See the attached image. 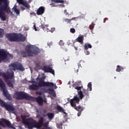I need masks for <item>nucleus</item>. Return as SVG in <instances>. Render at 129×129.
<instances>
[{
	"mask_svg": "<svg viewBox=\"0 0 129 129\" xmlns=\"http://www.w3.org/2000/svg\"><path fill=\"white\" fill-rule=\"evenodd\" d=\"M43 71L44 72H46L47 73H51L53 75H55V71L47 66H44L43 67Z\"/></svg>",
	"mask_w": 129,
	"mask_h": 129,
	"instance_id": "13",
	"label": "nucleus"
},
{
	"mask_svg": "<svg viewBox=\"0 0 129 129\" xmlns=\"http://www.w3.org/2000/svg\"><path fill=\"white\" fill-rule=\"evenodd\" d=\"M79 17H73L71 19L72 21H78Z\"/></svg>",
	"mask_w": 129,
	"mask_h": 129,
	"instance_id": "42",
	"label": "nucleus"
},
{
	"mask_svg": "<svg viewBox=\"0 0 129 129\" xmlns=\"http://www.w3.org/2000/svg\"><path fill=\"white\" fill-rule=\"evenodd\" d=\"M75 85H78V83H76L75 84H73V86H74V87H75V89H76L77 90H81V89H82V87L83 86H75Z\"/></svg>",
	"mask_w": 129,
	"mask_h": 129,
	"instance_id": "29",
	"label": "nucleus"
},
{
	"mask_svg": "<svg viewBox=\"0 0 129 129\" xmlns=\"http://www.w3.org/2000/svg\"><path fill=\"white\" fill-rule=\"evenodd\" d=\"M72 107H74L76 110H77V111H80V112H82L84 109V108H83V107H81L80 105L77 106L76 105H75V106H72Z\"/></svg>",
	"mask_w": 129,
	"mask_h": 129,
	"instance_id": "24",
	"label": "nucleus"
},
{
	"mask_svg": "<svg viewBox=\"0 0 129 129\" xmlns=\"http://www.w3.org/2000/svg\"><path fill=\"white\" fill-rule=\"evenodd\" d=\"M124 69V68H123V67L118 65L117 66L116 71L117 72H120V71H122Z\"/></svg>",
	"mask_w": 129,
	"mask_h": 129,
	"instance_id": "30",
	"label": "nucleus"
},
{
	"mask_svg": "<svg viewBox=\"0 0 129 129\" xmlns=\"http://www.w3.org/2000/svg\"><path fill=\"white\" fill-rule=\"evenodd\" d=\"M46 116L48 117L49 119H53L54 118V114L53 113L48 112L46 114Z\"/></svg>",
	"mask_w": 129,
	"mask_h": 129,
	"instance_id": "28",
	"label": "nucleus"
},
{
	"mask_svg": "<svg viewBox=\"0 0 129 129\" xmlns=\"http://www.w3.org/2000/svg\"><path fill=\"white\" fill-rule=\"evenodd\" d=\"M0 105L2 107H5L6 109L8 110V111H15V107L12 105L10 104H8L5 101H3L0 99Z\"/></svg>",
	"mask_w": 129,
	"mask_h": 129,
	"instance_id": "8",
	"label": "nucleus"
},
{
	"mask_svg": "<svg viewBox=\"0 0 129 129\" xmlns=\"http://www.w3.org/2000/svg\"><path fill=\"white\" fill-rule=\"evenodd\" d=\"M62 123L60 124H57V126L58 127V128H62Z\"/></svg>",
	"mask_w": 129,
	"mask_h": 129,
	"instance_id": "44",
	"label": "nucleus"
},
{
	"mask_svg": "<svg viewBox=\"0 0 129 129\" xmlns=\"http://www.w3.org/2000/svg\"><path fill=\"white\" fill-rule=\"evenodd\" d=\"M81 112H82L79 111L78 113V116H80V115H81Z\"/></svg>",
	"mask_w": 129,
	"mask_h": 129,
	"instance_id": "51",
	"label": "nucleus"
},
{
	"mask_svg": "<svg viewBox=\"0 0 129 129\" xmlns=\"http://www.w3.org/2000/svg\"><path fill=\"white\" fill-rule=\"evenodd\" d=\"M29 3H31V1L30 0L29 1Z\"/></svg>",
	"mask_w": 129,
	"mask_h": 129,
	"instance_id": "58",
	"label": "nucleus"
},
{
	"mask_svg": "<svg viewBox=\"0 0 129 129\" xmlns=\"http://www.w3.org/2000/svg\"><path fill=\"white\" fill-rule=\"evenodd\" d=\"M49 27L48 25L41 24L40 28L43 30L45 32H50V30L48 29V27Z\"/></svg>",
	"mask_w": 129,
	"mask_h": 129,
	"instance_id": "21",
	"label": "nucleus"
},
{
	"mask_svg": "<svg viewBox=\"0 0 129 129\" xmlns=\"http://www.w3.org/2000/svg\"><path fill=\"white\" fill-rule=\"evenodd\" d=\"M49 27L48 25L41 24L40 28L43 30L45 32H50V30L48 29V27Z\"/></svg>",
	"mask_w": 129,
	"mask_h": 129,
	"instance_id": "19",
	"label": "nucleus"
},
{
	"mask_svg": "<svg viewBox=\"0 0 129 129\" xmlns=\"http://www.w3.org/2000/svg\"><path fill=\"white\" fill-rule=\"evenodd\" d=\"M51 2L55 3V4H63L64 3L63 0H52Z\"/></svg>",
	"mask_w": 129,
	"mask_h": 129,
	"instance_id": "32",
	"label": "nucleus"
},
{
	"mask_svg": "<svg viewBox=\"0 0 129 129\" xmlns=\"http://www.w3.org/2000/svg\"><path fill=\"white\" fill-rule=\"evenodd\" d=\"M63 13L64 14H66V16H68V15H69V13H68V12H67V10H64L63 11Z\"/></svg>",
	"mask_w": 129,
	"mask_h": 129,
	"instance_id": "45",
	"label": "nucleus"
},
{
	"mask_svg": "<svg viewBox=\"0 0 129 129\" xmlns=\"http://www.w3.org/2000/svg\"><path fill=\"white\" fill-rule=\"evenodd\" d=\"M5 13H11V8L9 6L8 0H0V19L2 21H6Z\"/></svg>",
	"mask_w": 129,
	"mask_h": 129,
	"instance_id": "1",
	"label": "nucleus"
},
{
	"mask_svg": "<svg viewBox=\"0 0 129 129\" xmlns=\"http://www.w3.org/2000/svg\"><path fill=\"white\" fill-rule=\"evenodd\" d=\"M33 48V45H27L25 47L26 51L22 50L21 51V55L22 57H33V55H31L30 51V49Z\"/></svg>",
	"mask_w": 129,
	"mask_h": 129,
	"instance_id": "6",
	"label": "nucleus"
},
{
	"mask_svg": "<svg viewBox=\"0 0 129 129\" xmlns=\"http://www.w3.org/2000/svg\"><path fill=\"white\" fill-rule=\"evenodd\" d=\"M36 100L39 105H40V106H42L43 105V102H44V100H43V98H42V97H37V98H36Z\"/></svg>",
	"mask_w": 129,
	"mask_h": 129,
	"instance_id": "17",
	"label": "nucleus"
},
{
	"mask_svg": "<svg viewBox=\"0 0 129 129\" xmlns=\"http://www.w3.org/2000/svg\"><path fill=\"white\" fill-rule=\"evenodd\" d=\"M1 121H0V125L3 127H6V126H7V127H9V128L16 129V127H15V126H14V125H13L12 123H11V121H10V120L4 118H2L1 119ZM4 123H5L6 125H5V124ZM0 129H2V127H0Z\"/></svg>",
	"mask_w": 129,
	"mask_h": 129,
	"instance_id": "5",
	"label": "nucleus"
},
{
	"mask_svg": "<svg viewBox=\"0 0 129 129\" xmlns=\"http://www.w3.org/2000/svg\"><path fill=\"white\" fill-rule=\"evenodd\" d=\"M42 91L45 92V93H51V92H54V89H42Z\"/></svg>",
	"mask_w": 129,
	"mask_h": 129,
	"instance_id": "26",
	"label": "nucleus"
},
{
	"mask_svg": "<svg viewBox=\"0 0 129 129\" xmlns=\"http://www.w3.org/2000/svg\"><path fill=\"white\" fill-rule=\"evenodd\" d=\"M5 30L3 29L0 28V38H3L4 37V33Z\"/></svg>",
	"mask_w": 129,
	"mask_h": 129,
	"instance_id": "37",
	"label": "nucleus"
},
{
	"mask_svg": "<svg viewBox=\"0 0 129 129\" xmlns=\"http://www.w3.org/2000/svg\"><path fill=\"white\" fill-rule=\"evenodd\" d=\"M80 101V100L79 99V98L77 96L74 97V98L71 100L70 103L71 106H75V105L76 104L75 103H79V102Z\"/></svg>",
	"mask_w": 129,
	"mask_h": 129,
	"instance_id": "14",
	"label": "nucleus"
},
{
	"mask_svg": "<svg viewBox=\"0 0 129 129\" xmlns=\"http://www.w3.org/2000/svg\"><path fill=\"white\" fill-rule=\"evenodd\" d=\"M30 15L31 16H36V13H35V12H32L30 13Z\"/></svg>",
	"mask_w": 129,
	"mask_h": 129,
	"instance_id": "49",
	"label": "nucleus"
},
{
	"mask_svg": "<svg viewBox=\"0 0 129 129\" xmlns=\"http://www.w3.org/2000/svg\"><path fill=\"white\" fill-rule=\"evenodd\" d=\"M56 109L59 111V112H63L64 114H67L66 112H65V110L62 108V107H61L60 105H58L56 106Z\"/></svg>",
	"mask_w": 129,
	"mask_h": 129,
	"instance_id": "23",
	"label": "nucleus"
},
{
	"mask_svg": "<svg viewBox=\"0 0 129 129\" xmlns=\"http://www.w3.org/2000/svg\"><path fill=\"white\" fill-rule=\"evenodd\" d=\"M8 58V54L6 53V52L0 50V63L4 61V60H6V59Z\"/></svg>",
	"mask_w": 129,
	"mask_h": 129,
	"instance_id": "12",
	"label": "nucleus"
},
{
	"mask_svg": "<svg viewBox=\"0 0 129 129\" xmlns=\"http://www.w3.org/2000/svg\"><path fill=\"white\" fill-rule=\"evenodd\" d=\"M33 28H34L35 31H37V27H36V25L34 24L33 25Z\"/></svg>",
	"mask_w": 129,
	"mask_h": 129,
	"instance_id": "50",
	"label": "nucleus"
},
{
	"mask_svg": "<svg viewBox=\"0 0 129 129\" xmlns=\"http://www.w3.org/2000/svg\"><path fill=\"white\" fill-rule=\"evenodd\" d=\"M9 67H12L13 68V70H19V71H25V68L22 64V63L19 62H14L13 63H11Z\"/></svg>",
	"mask_w": 129,
	"mask_h": 129,
	"instance_id": "10",
	"label": "nucleus"
},
{
	"mask_svg": "<svg viewBox=\"0 0 129 129\" xmlns=\"http://www.w3.org/2000/svg\"><path fill=\"white\" fill-rule=\"evenodd\" d=\"M89 91H91L92 90V84L91 83H89L88 84V89Z\"/></svg>",
	"mask_w": 129,
	"mask_h": 129,
	"instance_id": "35",
	"label": "nucleus"
},
{
	"mask_svg": "<svg viewBox=\"0 0 129 129\" xmlns=\"http://www.w3.org/2000/svg\"><path fill=\"white\" fill-rule=\"evenodd\" d=\"M94 26H95V24L94 23H92L89 26V29H90V30H93Z\"/></svg>",
	"mask_w": 129,
	"mask_h": 129,
	"instance_id": "38",
	"label": "nucleus"
},
{
	"mask_svg": "<svg viewBox=\"0 0 129 129\" xmlns=\"http://www.w3.org/2000/svg\"><path fill=\"white\" fill-rule=\"evenodd\" d=\"M78 67L79 68V66H80V63H78Z\"/></svg>",
	"mask_w": 129,
	"mask_h": 129,
	"instance_id": "55",
	"label": "nucleus"
},
{
	"mask_svg": "<svg viewBox=\"0 0 129 129\" xmlns=\"http://www.w3.org/2000/svg\"><path fill=\"white\" fill-rule=\"evenodd\" d=\"M22 9L25 10V8H24L23 7H22Z\"/></svg>",
	"mask_w": 129,
	"mask_h": 129,
	"instance_id": "56",
	"label": "nucleus"
},
{
	"mask_svg": "<svg viewBox=\"0 0 129 129\" xmlns=\"http://www.w3.org/2000/svg\"><path fill=\"white\" fill-rule=\"evenodd\" d=\"M88 91H89V90H85V89H83V93L86 95V96H89V93H88Z\"/></svg>",
	"mask_w": 129,
	"mask_h": 129,
	"instance_id": "36",
	"label": "nucleus"
},
{
	"mask_svg": "<svg viewBox=\"0 0 129 129\" xmlns=\"http://www.w3.org/2000/svg\"><path fill=\"white\" fill-rule=\"evenodd\" d=\"M49 27L48 25L41 24L40 28L43 30L45 32H50V30L48 29V27Z\"/></svg>",
	"mask_w": 129,
	"mask_h": 129,
	"instance_id": "20",
	"label": "nucleus"
},
{
	"mask_svg": "<svg viewBox=\"0 0 129 129\" xmlns=\"http://www.w3.org/2000/svg\"><path fill=\"white\" fill-rule=\"evenodd\" d=\"M6 37L10 42H18V33H7Z\"/></svg>",
	"mask_w": 129,
	"mask_h": 129,
	"instance_id": "9",
	"label": "nucleus"
},
{
	"mask_svg": "<svg viewBox=\"0 0 129 129\" xmlns=\"http://www.w3.org/2000/svg\"><path fill=\"white\" fill-rule=\"evenodd\" d=\"M77 73H78V69L77 70Z\"/></svg>",
	"mask_w": 129,
	"mask_h": 129,
	"instance_id": "57",
	"label": "nucleus"
},
{
	"mask_svg": "<svg viewBox=\"0 0 129 129\" xmlns=\"http://www.w3.org/2000/svg\"><path fill=\"white\" fill-rule=\"evenodd\" d=\"M45 78L42 77L39 79V81L38 82L39 87H43L46 86L47 87H53L54 89H57L58 87L56 86V84H54L53 83H51L49 82H45L44 80Z\"/></svg>",
	"mask_w": 129,
	"mask_h": 129,
	"instance_id": "2",
	"label": "nucleus"
},
{
	"mask_svg": "<svg viewBox=\"0 0 129 129\" xmlns=\"http://www.w3.org/2000/svg\"><path fill=\"white\" fill-rule=\"evenodd\" d=\"M106 20H107V18H105L103 20V23H105V22H106Z\"/></svg>",
	"mask_w": 129,
	"mask_h": 129,
	"instance_id": "52",
	"label": "nucleus"
},
{
	"mask_svg": "<svg viewBox=\"0 0 129 129\" xmlns=\"http://www.w3.org/2000/svg\"><path fill=\"white\" fill-rule=\"evenodd\" d=\"M6 82H7V85L9 87H11L12 88H14V85H13V83L11 81H9V80L7 81H5Z\"/></svg>",
	"mask_w": 129,
	"mask_h": 129,
	"instance_id": "31",
	"label": "nucleus"
},
{
	"mask_svg": "<svg viewBox=\"0 0 129 129\" xmlns=\"http://www.w3.org/2000/svg\"><path fill=\"white\" fill-rule=\"evenodd\" d=\"M17 39V42H25L26 41V37L21 33H18Z\"/></svg>",
	"mask_w": 129,
	"mask_h": 129,
	"instance_id": "16",
	"label": "nucleus"
},
{
	"mask_svg": "<svg viewBox=\"0 0 129 129\" xmlns=\"http://www.w3.org/2000/svg\"><path fill=\"white\" fill-rule=\"evenodd\" d=\"M23 1L24 0H17V2L18 3V4H21Z\"/></svg>",
	"mask_w": 129,
	"mask_h": 129,
	"instance_id": "47",
	"label": "nucleus"
},
{
	"mask_svg": "<svg viewBox=\"0 0 129 129\" xmlns=\"http://www.w3.org/2000/svg\"><path fill=\"white\" fill-rule=\"evenodd\" d=\"M84 37H83V36H79L76 39L77 42H78L79 43H80V44H81V45H83V41H84Z\"/></svg>",
	"mask_w": 129,
	"mask_h": 129,
	"instance_id": "25",
	"label": "nucleus"
},
{
	"mask_svg": "<svg viewBox=\"0 0 129 129\" xmlns=\"http://www.w3.org/2000/svg\"><path fill=\"white\" fill-rule=\"evenodd\" d=\"M43 102H47V100H46V99H44V100H43Z\"/></svg>",
	"mask_w": 129,
	"mask_h": 129,
	"instance_id": "54",
	"label": "nucleus"
},
{
	"mask_svg": "<svg viewBox=\"0 0 129 129\" xmlns=\"http://www.w3.org/2000/svg\"><path fill=\"white\" fill-rule=\"evenodd\" d=\"M70 32L71 33H72V34H75V32H76L75 29L72 28H71Z\"/></svg>",
	"mask_w": 129,
	"mask_h": 129,
	"instance_id": "39",
	"label": "nucleus"
},
{
	"mask_svg": "<svg viewBox=\"0 0 129 129\" xmlns=\"http://www.w3.org/2000/svg\"><path fill=\"white\" fill-rule=\"evenodd\" d=\"M74 48L76 51H77L78 50V48L77 47H76V46H75Z\"/></svg>",
	"mask_w": 129,
	"mask_h": 129,
	"instance_id": "53",
	"label": "nucleus"
},
{
	"mask_svg": "<svg viewBox=\"0 0 129 129\" xmlns=\"http://www.w3.org/2000/svg\"><path fill=\"white\" fill-rule=\"evenodd\" d=\"M12 10H14V12L16 13V15H20V11L19 9H17V6H14Z\"/></svg>",
	"mask_w": 129,
	"mask_h": 129,
	"instance_id": "33",
	"label": "nucleus"
},
{
	"mask_svg": "<svg viewBox=\"0 0 129 129\" xmlns=\"http://www.w3.org/2000/svg\"><path fill=\"white\" fill-rule=\"evenodd\" d=\"M30 52L31 55H38L41 53V50L38 47H35L32 45V48H30Z\"/></svg>",
	"mask_w": 129,
	"mask_h": 129,
	"instance_id": "11",
	"label": "nucleus"
},
{
	"mask_svg": "<svg viewBox=\"0 0 129 129\" xmlns=\"http://www.w3.org/2000/svg\"><path fill=\"white\" fill-rule=\"evenodd\" d=\"M55 31V28H52L49 32H51V33H53Z\"/></svg>",
	"mask_w": 129,
	"mask_h": 129,
	"instance_id": "46",
	"label": "nucleus"
},
{
	"mask_svg": "<svg viewBox=\"0 0 129 129\" xmlns=\"http://www.w3.org/2000/svg\"><path fill=\"white\" fill-rule=\"evenodd\" d=\"M14 72H7L6 73L0 72V77L2 76L5 81H8L9 79H13V78H14Z\"/></svg>",
	"mask_w": 129,
	"mask_h": 129,
	"instance_id": "7",
	"label": "nucleus"
},
{
	"mask_svg": "<svg viewBox=\"0 0 129 129\" xmlns=\"http://www.w3.org/2000/svg\"><path fill=\"white\" fill-rule=\"evenodd\" d=\"M85 53L86 54V55H89V54H90V52H89V51L87 50H85L84 51Z\"/></svg>",
	"mask_w": 129,
	"mask_h": 129,
	"instance_id": "43",
	"label": "nucleus"
},
{
	"mask_svg": "<svg viewBox=\"0 0 129 129\" xmlns=\"http://www.w3.org/2000/svg\"><path fill=\"white\" fill-rule=\"evenodd\" d=\"M78 95L81 99H82L83 97H84V95H83V92L82 91L78 92Z\"/></svg>",
	"mask_w": 129,
	"mask_h": 129,
	"instance_id": "34",
	"label": "nucleus"
},
{
	"mask_svg": "<svg viewBox=\"0 0 129 129\" xmlns=\"http://www.w3.org/2000/svg\"><path fill=\"white\" fill-rule=\"evenodd\" d=\"M44 13H45V7L43 6L39 7L36 12V14L38 16H41L43 15V14H44Z\"/></svg>",
	"mask_w": 129,
	"mask_h": 129,
	"instance_id": "15",
	"label": "nucleus"
},
{
	"mask_svg": "<svg viewBox=\"0 0 129 129\" xmlns=\"http://www.w3.org/2000/svg\"><path fill=\"white\" fill-rule=\"evenodd\" d=\"M19 5H22L23 7H25L28 10H30V6L29 5V3L26 1H22L21 3L19 4Z\"/></svg>",
	"mask_w": 129,
	"mask_h": 129,
	"instance_id": "22",
	"label": "nucleus"
},
{
	"mask_svg": "<svg viewBox=\"0 0 129 129\" xmlns=\"http://www.w3.org/2000/svg\"><path fill=\"white\" fill-rule=\"evenodd\" d=\"M71 19H64V21L66 22V23H68L69 24H70L71 23Z\"/></svg>",
	"mask_w": 129,
	"mask_h": 129,
	"instance_id": "40",
	"label": "nucleus"
},
{
	"mask_svg": "<svg viewBox=\"0 0 129 129\" xmlns=\"http://www.w3.org/2000/svg\"><path fill=\"white\" fill-rule=\"evenodd\" d=\"M59 46H64V42L63 40H60L59 42Z\"/></svg>",
	"mask_w": 129,
	"mask_h": 129,
	"instance_id": "41",
	"label": "nucleus"
},
{
	"mask_svg": "<svg viewBox=\"0 0 129 129\" xmlns=\"http://www.w3.org/2000/svg\"><path fill=\"white\" fill-rule=\"evenodd\" d=\"M36 94H38V95H41L42 92H36Z\"/></svg>",
	"mask_w": 129,
	"mask_h": 129,
	"instance_id": "48",
	"label": "nucleus"
},
{
	"mask_svg": "<svg viewBox=\"0 0 129 129\" xmlns=\"http://www.w3.org/2000/svg\"><path fill=\"white\" fill-rule=\"evenodd\" d=\"M29 90H38L39 89V86L37 85L32 84L29 86Z\"/></svg>",
	"mask_w": 129,
	"mask_h": 129,
	"instance_id": "18",
	"label": "nucleus"
},
{
	"mask_svg": "<svg viewBox=\"0 0 129 129\" xmlns=\"http://www.w3.org/2000/svg\"><path fill=\"white\" fill-rule=\"evenodd\" d=\"M92 48V45L91 44L86 43L84 45V50H88V49H91Z\"/></svg>",
	"mask_w": 129,
	"mask_h": 129,
	"instance_id": "27",
	"label": "nucleus"
},
{
	"mask_svg": "<svg viewBox=\"0 0 129 129\" xmlns=\"http://www.w3.org/2000/svg\"><path fill=\"white\" fill-rule=\"evenodd\" d=\"M16 96V99L17 100H21L22 99H26L27 100H33L34 97L29 96L28 94L24 93V92H16L15 93Z\"/></svg>",
	"mask_w": 129,
	"mask_h": 129,
	"instance_id": "3",
	"label": "nucleus"
},
{
	"mask_svg": "<svg viewBox=\"0 0 129 129\" xmlns=\"http://www.w3.org/2000/svg\"><path fill=\"white\" fill-rule=\"evenodd\" d=\"M0 87L3 91L4 96H5L8 100H12V97L11 96V95L8 93V90H7L6 84L4 83V81L1 79H0Z\"/></svg>",
	"mask_w": 129,
	"mask_h": 129,
	"instance_id": "4",
	"label": "nucleus"
}]
</instances>
